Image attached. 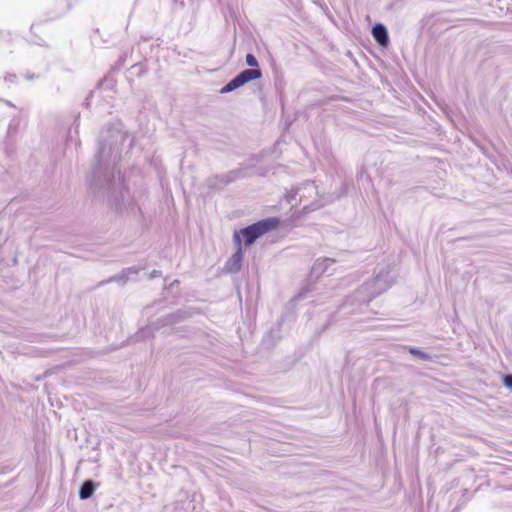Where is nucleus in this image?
Returning <instances> with one entry per match:
<instances>
[{
    "instance_id": "1",
    "label": "nucleus",
    "mask_w": 512,
    "mask_h": 512,
    "mask_svg": "<svg viewBox=\"0 0 512 512\" xmlns=\"http://www.w3.org/2000/svg\"><path fill=\"white\" fill-rule=\"evenodd\" d=\"M279 220L277 218H268L258 221L246 228L240 229L234 233V242L241 246V238H243L246 246L251 245L257 238L265 233L277 228Z\"/></svg>"
},
{
    "instance_id": "6",
    "label": "nucleus",
    "mask_w": 512,
    "mask_h": 512,
    "mask_svg": "<svg viewBox=\"0 0 512 512\" xmlns=\"http://www.w3.org/2000/svg\"><path fill=\"white\" fill-rule=\"evenodd\" d=\"M246 63L248 66L250 67H253V68H259V64H258V61L256 59V57L253 55V54H247L246 55Z\"/></svg>"
},
{
    "instance_id": "7",
    "label": "nucleus",
    "mask_w": 512,
    "mask_h": 512,
    "mask_svg": "<svg viewBox=\"0 0 512 512\" xmlns=\"http://www.w3.org/2000/svg\"><path fill=\"white\" fill-rule=\"evenodd\" d=\"M410 353L420 359H424V360L429 359V356L426 353H424L418 349H415V348L410 349Z\"/></svg>"
},
{
    "instance_id": "4",
    "label": "nucleus",
    "mask_w": 512,
    "mask_h": 512,
    "mask_svg": "<svg viewBox=\"0 0 512 512\" xmlns=\"http://www.w3.org/2000/svg\"><path fill=\"white\" fill-rule=\"evenodd\" d=\"M237 250L231 257L229 263H228V269L230 271H238L241 267V262L243 259V251L242 247L240 245H237Z\"/></svg>"
},
{
    "instance_id": "3",
    "label": "nucleus",
    "mask_w": 512,
    "mask_h": 512,
    "mask_svg": "<svg viewBox=\"0 0 512 512\" xmlns=\"http://www.w3.org/2000/svg\"><path fill=\"white\" fill-rule=\"evenodd\" d=\"M374 39L382 46H387L389 42L388 33L384 25L376 24L372 29Z\"/></svg>"
},
{
    "instance_id": "5",
    "label": "nucleus",
    "mask_w": 512,
    "mask_h": 512,
    "mask_svg": "<svg viewBox=\"0 0 512 512\" xmlns=\"http://www.w3.org/2000/svg\"><path fill=\"white\" fill-rule=\"evenodd\" d=\"M95 489V485L92 480H86L79 491V496L81 499H87L92 496Z\"/></svg>"
},
{
    "instance_id": "8",
    "label": "nucleus",
    "mask_w": 512,
    "mask_h": 512,
    "mask_svg": "<svg viewBox=\"0 0 512 512\" xmlns=\"http://www.w3.org/2000/svg\"><path fill=\"white\" fill-rule=\"evenodd\" d=\"M505 386L512 389V375H505L503 378Z\"/></svg>"
},
{
    "instance_id": "2",
    "label": "nucleus",
    "mask_w": 512,
    "mask_h": 512,
    "mask_svg": "<svg viewBox=\"0 0 512 512\" xmlns=\"http://www.w3.org/2000/svg\"><path fill=\"white\" fill-rule=\"evenodd\" d=\"M262 77V72L259 68H253V69H246L239 73L235 78H233L231 81H229L222 89L221 93H228L231 92L246 83L258 80Z\"/></svg>"
}]
</instances>
